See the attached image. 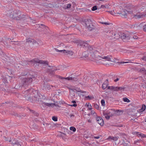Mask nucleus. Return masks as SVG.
I'll return each instance as SVG.
<instances>
[{"mask_svg": "<svg viewBox=\"0 0 146 146\" xmlns=\"http://www.w3.org/2000/svg\"><path fill=\"white\" fill-rule=\"evenodd\" d=\"M103 49L101 48V50H100L99 51H98L96 54H94L96 57H95V60H102L101 58L110 61H112L111 58L108 57V56H103V54H104V52H103Z\"/></svg>", "mask_w": 146, "mask_h": 146, "instance_id": "obj_1", "label": "nucleus"}, {"mask_svg": "<svg viewBox=\"0 0 146 146\" xmlns=\"http://www.w3.org/2000/svg\"><path fill=\"white\" fill-rule=\"evenodd\" d=\"M35 78L33 76L31 75L29 76L24 78L21 82L23 86L25 87L29 85L33 80Z\"/></svg>", "mask_w": 146, "mask_h": 146, "instance_id": "obj_2", "label": "nucleus"}, {"mask_svg": "<svg viewBox=\"0 0 146 146\" xmlns=\"http://www.w3.org/2000/svg\"><path fill=\"white\" fill-rule=\"evenodd\" d=\"M29 62H31L34 64H36V65H37V63L42 64H43V66H42V68H45L47 66L49 67H52L48 65V62L47 61H44L42 60H39L38 59H35L30 61Z\"/></svg>", "mask_w": 146, "mask_h": 146, "instance_id": "obj_3", "label": "nucleus"}, {"mask_svg": "<svg viewBox=\"0 0 146 146\" xmlns=\"http://www.w3.org/2000/svg\"><path fill=\"white\" fill-rule=\"evenodd\" d=\"M85 23L88 29L92 31L97 29L95 24L92 23L90 19H86L85 20Z\"/></svg>", "mask_w": 146, "mask_h": 146, "instance_id": "obj_4", "label": "nucleus"}, {"mask_svg": "<svg viewBox=\"0 0 146 146\" xmlns=\"http://www.w3.org/2000/svg\"><path fill=\"white\" fill-rule=\"evenodd\" d=\"M41 89L43 90H49L51 89L50 87H53L56 88L57 86L50 85V84H48L47 82H45L43 81L41 82Z\"/></svg>", "mask_w": 146, "mask_h": 146, "instance_id": "obj_5", "label": "nucleus"}, {"mask_svg": "<svg viewBox=\"0 0 146 146\" xmlns=\"http://www.w3.org/2000/svg\"><path fill=\"white\" fill-rule=\"evenodd\" d=\"M29 94L33 95L32 98H33V97L35 98L34 100L36 101L37 99L38 98L39 96L38 94V92L34 90L33 88H30L27 90Z\"/></svg>", "mask_w": 146, "mask_h": 146, "instance_id": "obj_6", "label": "nucleus"}, {"mask_svg": "<svg viewBox=\"0 0 146 146\" xmlns=\"http://www.w3.org/2000/svg\"><path fill=\"white\" fill-rule=\"evenodd\" d=\"M74 42L76 43L78 46H80L83 48L87 47L88 44L85 42L81 40H77L74 41Z\"/></svg>", "mask_w": 146, "mask_h": 146, "instance_id": "obj_7", "label": "nucleus"}, {"mask_svg": "<svg viewBox=\"0 0 146 146\" xmlns=\"http://www.w3.org/2000/svg\"><path fill=\"white\" fill-rule=\"evenodd\" d=\"M112 37H114L115 38L118 39L119 38H121L122 39H128V37L124 33L121 34V35H119L118 34H115V33H112Z\"/></svg>", "mask_w": 146, "mask_h": 146, "instance_id": "obj_8", "label": "nucleus"}, {"mask_svg": "<svg viewBox=\"0 0 146 146\" xmlns=\"http://www.w3.org/2000/svg\"><path fill=\"white\" fill-rule=\"evenodd\" d=\"M57 78H58L60 79L63 80L65 79L66 80H72L75 82L76 81L78 80V79L75 77H63L59 76H57Z\"/></svg>", "mask_w": 146, "mask_h": 146, "instance_id": "obj_9", "label": "nucleus"}, {"mask_svg": "<svg viewBox=\"0 0 146 146\" xmlns=\"http://www.w3.org/2000/svg\"><path fill=\"white\" fill-rule=\"evenodd\" d=\"M116 89L117 91L121 90H123V91H128L129 90V86H123V87H117Z\"/></svg>", "mask_w": 146, "mask_h": 146, "instance_id": "obj_10", "label": "nucleus"}, {"mask_svg": "<svg viewBox=\"0 0 146 146\" xmlns=\"http://www.w3.org/2000/svg\"><path fill=\"white\" fill-rule=\"evenodd\" d=\"M96 119L97 123L101 126H103L104 124V121L102 118L100 117H97Z\"/></svg>", "mask_w": 146, "mask_h": 146, "instance_id": "obj_11", "label": "nucleus"}, {"mask_svg": "<svg viewBox=\"0 0 146 146\" xmlns=\"http://www.w3.org/2000/svg\"><path fill=\"white\" fill-rule=\"evenodd\" d=\"M88 50H89L91 51V52H92L94 54H96L97 50H96V48L94 46H88Z\"/></svg>", "mask_w": 146, "mask_h": 146, "instance_id": "obj_12", "label": "nucleus"}, {"mask_svg": "<svg viewBox=\"0 0 146 146\" xmlns=\"http://www.w3.org/2000/svg\"><path fill=\"white\" fill-rule=\"evenodd\" d=\"M19 13H21V11L18 10H15L13 12V15H12V18L15 19L17 17V16L19 14Z\"/></svg>", "mask_w": 146, "mask_h": 146, "instance_id": "obj_13", "label": "nucleus"}, {"mask_svg": "<svg viewBox=\"0 0 146 146\" xmlns=\"http://www.w3.org/2000/svg\"><path fill=\"white\" fill-rule=\"evenodd\" d=\"M11 144L13 145H17L18 146H21V143L20 142H18L17 140L15 139H14L12 141Z\"/></svg>", "mask_w": 146, "mask_h": 146, "instance_id": "obj_14", "label": "nucleus"}, {"mask_svg": "<svg viewBox=\"0 0 146 146\" xmlns=\"http://www.w3.org/2000/svg\"><path fill=\"white\" fill-rule=\"evenodd\" d=\"M146 108V106L144 104H143L142 106V108H141L139 110V111L137 110V112H139L140 113H142V112L144 111L145 110ZM141 115V113H140L139 116Z\"/></svg>", "mask_w": 146, "mask_h": 146, "instance_id": "obj_15", "label": "nucleus"}, {"mask_svg": "<svg viewBox=\"0 0 146 146\" xmlns=\"http://www.w3.org/2000/svg\"><path fill=\"white\" fill-rule=\"evenodd\" d=\"M108 85V80L106 79L104 83L102 85V88L103 90L105 89L107 87Z\"/></svg>", "mask_w": 146, "mask_h": 146, "instance_id": "obj_16", "label": "nucleus"}, {"mask_svg": "<svg viewBox=\"0 0 146 146\" xmlns=\"http://www.w3.org/2000/svg\"><path fill=\"white\" fill-rule=\"evenodd\" d=\"M41 102H42V104H44V105H46V106H53V105H55L56 106V107H59V106H58V105H56L54 103H45V102H43L42 101Z\"/></svg>", "mask_w": 146, "mask_h": 146, "instance_id": "obj_17", "label": "nucleus"}, {"mask_svg": "<svg viewBox=\"0 0 146 146\" xmlns=\"http://www.w3.org/2000/svg\"><path fill=\"white\" fill-rule=\"evenodd\" d=\"M26 19L25 15L24 14H22L20 17H18L17 18V20H25Z\"/></svg>", "mask_w": 146, "mask_h": 146, "instance_id": "obj_18", "label": "nucleus"}, {"mask_svg": "<svg viewBox=\"0 0 146 146\" xmlns=\"http://www.w3.org/2000/svg\"><path fill=\"white\" fill-rule=\"evenodd\" d=\"M13 11H14L12 10H9L8 11H7L6 12V15L12 17V15H13Z\"/></svg>", "mask_w": 146, "mask_h": 146, "instance_id": "obj_19", "label": "nucleus"}, {"mask_svg": "<svg viewBox=\"0 0 146 146\" xmlns=\"http://www.w3.org/2000/svg\"><path fill=\"white\" fill-rule=\"evenodd\" d=\"M26 42L28 43H32L33 44L36 43V42L35 40L31 38H29L27 39Z\"/></svg>", "mask_w": 146, "mask_h": 146, "instance_id": "obj_20", "label": "nucleus"}, {"mask_svg": "<svg viewBox=\"0 0 146 146\" xmlns=\"http://www.w3.org/2000/svg\"><path fill=\"white\" fill-rule=\"evenodd\" d=\"M13 38L12 37L11 39V38H7L6 39V40H7V42L6 43V44H5V46L7 48H8L10 46L9 45L7 44V43L8 42L9 43L10 42H11V41H10V40H13Z\"/></svg>", "mask_w": 146, "mask_h": 146, "instance_id": "obj_21", "label": "nucleus"}, {"mask_svg": "<svg viewBox=\"0 0 146 146\" xmlns=\"http://www.w3.org/2000/svg\"><path fill=\"white\" fill-rule=\"evenodd\" d=\"M137 71H138L139 72H140L144 73L146 74V70L144 68L141 69L138 68H137Z\"/></svg>", "mask_w": 146, "mask_h": 146, "instance_id": "obj_22", "label": "nucleus"}, {"mask_svg": "<svg viewBox=\"0 0 146 146\" xmlns=\"http://www.w3.org/2000/svg\"><path fill=\"white\" fill-rule=\"evenodd\" d=\"M28 109L32 113L34 114L35 116H36L37 117H38L39 116V114L38 112H36L33 110H31L29 108Z\"/></svg>", "mask_w": 146, "mask_h": 146, "instance_id": "obj_23", "label": "nucleus"}, {"mask_svg": "<svg viewBox=\"0 0 146 146\" xmlns=\"http://www.w3.org/2000/svg\"><path fill=\"white\" fill-rule=\"evenodd\" d=\"M39 25V27L40 28H42V29H43V30H42V31L44 30L45 29L47 30V29H48V28L47 27H46L44 25L41 24Z\"/></svg>", "mask_w": 146, "mask_h": 146, "instance_id": "obj_24", "label": "nucleus"}, {"mask_svg": "<svg viewBox=\"0 0 146 146\" xmlns=\"http://www.w3.org/2000/svg\"><path fill=\"white\" fill-rule=\"evenodd\" d=\"M64 54L66 55L69 54L71 56H72L73 55V52L72 51L66 50V52H65Z\"/></svg>", "mask_w": 146, "mask_h": 146, "instance_id": "obj_25", "label": "nucleus"}, {"mask_svg": "<svg viewBox=\"0 0 146 146\" xmlns=\"http://www.w3.org/2000/svg\"><path fill=\"white\" fill-rule=\"evenodd\" d=\"M23 86L22 84H17L15 87V89H21Z\"/></svg>", "mask_w": 146, "mask_h": 146, "instance_id": "obj_26", "label": "nucleus"}, {"mask_svg": "<svg viewBox=\"0 0 146 146\" xmlns=\"http://www.w3.org/2000/svg\"><path fill=\"white\" fill-rule=\"evenodd\" d=\"M109 139H111L113 140L114 141H116L118 139V137H111V136H109L108 138Z\"/></svg>", "mask_w": 146, "mask_h": 146, "instance_id": "obj_27", "label": "nucleus"}, {"mask_svg": "<svg viewBox=\"0 0 146 146\" xmlns=\"http://www.w3.org/2000/svg\"><path fill=\"white\" fill-rule=\"evenodd\" d=\"M76 89V91L78 92H80L83 93H86V92L83 91L82 90H81L80 88H78L77 87H75Z\"/></svg>", "mask_w": 146, "mask_h": 146, "instance_id": "obj_28", "label": "nucleus"}, {"mask_svg": "<svg viewBox=\"0 0 146 146\" xmlns=\"http://www.w3.org/2000/svg\"><path fill=\"white\" fill-rule=\"evenodd\" d=\"M119 135L120 136H121L122 138H125V140H126V135L125 133H119Z\"/></svg>", "mask_w": 146, "mask_h": 146, "instance_id": "obj_29", "label": "nucleus"}, {"mask_svg": "<svg viewBox=\"0 0 146 146\" xmlns=\"http://www.w3.org/2000/svg\"><path fill=\"white\" fill-rule=\"evenodd\" d=\"M72 103H74V104L72 105H70L71 107H76L77 106V104H76V101H75V100L72 101Z\"/></svg>", "mask_w": 146, "mask_h": 146, "instance_id": "obj_30", "label": "nucleus"}, {"mask_svg": "<svg viewBox=\"0 0 146 146\" xmlns=\"http://www.w3.org/2000/svg\"><path fill=\"white\" fill-rule=\"evenodd\" d=\"M69 95L72 98H75V94L73 92L70 91Z\"/></svg>", "mask_w": 146, "mask_h": 146, "instance_id": "obj_31", "label": "nucleus"}, {"mask_svg": "<svg viewBox=\"0 0 146 146\" xmlns=\"http://www.w3.org/2000/svg\"><path fill=\"white\" fill-rule=\"evenodd\" d=\"M123 100L125 102H126L127 103L129 102H130V101L127 98L125 97V98H123Z\"/></svg>", "mask_w": 146, "mask_h": 146, "instance_id": "obj_32", "label": "nucleus"}, {"mask_svg": "<svg viewBox=\"0 0 146 146\" xmlns=\"http://www.w3.org/2000/svg\"><path fill=\"white\" fill-rule=\"evenodd\" d=\"M70 129L71 131H72L73 132H75L76 130V128L74 127H70Z\"/></svg>", "mask_w": 146, "mask_h": 146, "instance_id": "obj_33", "label": "nucleus"}, {"mask_svg": "<svg viewBox=\"0 0 146 146\" xmlns=\"http://www.w3.org/2000/svg\"><path fill=\"white\" fill-rule=\"evenodd\" d=\"M145 15H144V14H141L139 13V15L137 14V18H141L142 17H143L144 16H145Z\"/></svg>", "mask_w": 146, "mask_h": 146, "instance_id": "obj_34", "label": "nucleus"}, {"mask_svg": "<svg viewBox=\"0 0 146 146\" xmlns=\"http://www.w3.org/2000/svg\"><path fill=\"white\" fill-rule=\"evenodd\" d=\"M52 120L54 121H57L58 120V118L56 116H54L52 117Z\"/></svg>", "mask_w": 146, "mask_h": 146, "instance_id": "obj_35", "label": "nucleus"}, {"mask_svg": "<svg viewBox=\"0 0 146 146\" xmlns=\"http://www.w3.org/2000/svg\"><path fill=\"white\" fill-rule=\"evenodd\" d=\"M97 9V6L96 5H95L92 7V11H94Z\"/></svg>", "mask_w": 146, "mask_h": 146, "instance_id": "obj_36", "label": "nucleus"}, {"mask_svg": "<svg viewBox=\"0 0 146 146\" xmlns=\"http://www.w3.org/2000/svg\"><path fill=\"white\" fill-rule=\"evenodd\" d=\"M101 103L102 106H104L105 105V101L104 99H102L101 100Z\"/></svg>", "mask_w": 146, "mask_h": 146, "instance_id": "obj_37", "label": "nucleus"}, {"mask_svg": "<svg viewBox=\"0 0 146 146\" xmlns=\"http://www.w3.org/2000/svg\"><path fill=\"white\" fill-rule=\"evenodd\" d=\"M71 5V4H68L67 5V6L65 7V9H69Z\"/></svg>", "mask_w": 146, "mask_h": 146, "instance_id": "obj_38", "label": "nucleus"}, {"mask_svg": "<svg viewBox=\"0 0 146 146\" xmlns=\"http://www.w3.org/2000/svg\"><path fill=\"white\" fill-rule=\"evenodd\" d=\"M117 87H114V86H111V90H114V91H117Z\"/></svg>", "mask_w": 146, "mask_h": 146, "instance_id": "obj_39", "label": "nucleus"}, {"mask_svg": "<svg viewBox=\"0 0 146 146\" xmlns=\"http://www.w3.org/2000/svg\"><path fill=\"white\" fill-rule=\"evenodd\" d=\"M139 135L140 136H141L143 138L145 137V135L142 134H140L139 133V132H137V135Z\"/></svg>", "mask_w": 146, "mask_h": 146, "instance_id": "obj_40", "label": "nucleus"}, {"mask_svg": "<svg viewBox=\"0 0 146 146\" xmlns=\"http://www.w3.org/2000/svg\"><path fill=\"white\" fill-rule=\"evenodd\" d=\"M52 70L53 68H48L46 70V72L49 73Z\"/></svg>", "mask_w": 146, "mask_h": 146, "instance_id": "obj_41", "label": "nucleus"}, {"mask_svg": "<svg viewBox=\"0 0 146 146\" xmlns=\"http://www.w3.org/2000/svg\"><path fill=\"white\" fill-rule=\"evenodd\" d=\"M94 108H96V109H98L99 108V106L97 104H94Z\"/></svg>", "mask_w": 146, "mask_h": 146, "instance_id": "obj_42", "label": "nucleus"}, {"mask_svg": "<svg viewBox=\"0 0 146 146\" xmlns=\"http://www.w3.org/2000/svg\"><path fill=\"white\" fill-rule=\"evenodd\" d=\"M121 14H122V15L124 16H126L127 15V13H125V11H123L122 12Z\"/></svg>", "mask_w": 146, "mask_h": 146, "instance_id": "obj_43", "label": "nucleus"}, {"mask_svg": "<svg viewBox=\"0 0 146 146\" xmlns=\"http://www.w3.org/2000/svg\"><path fill=\"white\" fill-rule=\"evenodd\" d=\"M55 73V72L53 70L50 71V72L49 73V74L50 75H53Z\"/></svg>", "mask_w": 146, "mask_h": 146, "instance_id": "obj_44", "label": "nucleus"}, {"mask_svg": "<svg viewBox=\"0 0 146 146\" xmlns=\"http://www.w3.org/2000/svg\"><path fill=\"white\" fill-rule=\"evenodd\" d=\"M11 42H14V43H13L12 44H14L15 45H17L19 44L18 42L17 41H11Z\"/></svg>", "mask_w": 146, "mask_h": 146, "instance_id": "obj_45", "label": "nucleus"}, {"mask_svg": "<svg viewBox=\"0 0 146 146\" xmlns=\"http://www.w3.org/2000/svg\"><path fill=\"white\" fill-rule=\"evenodd\" d=\"M110 115H106V116H105V117L106 118V119H110Z\"/></svg>", "mask_w": 146, "mask_h": 146, "instance_id": "obj_46", "label": "nucleus"}, {"mask_svg": "<svg viewBox=\"0 0 146 146\" xmlns=\"http://www.w3.org/2000/svg\"><path fill=\"white\" fill-rule=\"evenodd\" d=\"M65 52H66V50H59V51H58V52H62L64 53H65Z\"/></svg>", "mask_w": 146, "mask_h": 146, "instance_id": "obj_47", "label": "nucleus"}, {"mask_svg": "<svg viewBox=\"0 0 146 146\" xmlns=\"http://www.w3.org/2000/svg\"><path fill=\"white\" fill-rule=\"evenodd\" d=\"M86 98H88L90 100L91 99V98L89 96H86L85 97Z\"/></svg>", "mask_w": 146, "mask_h": 146, "instance_id": "obj_48", "label": "nucleus"}, {"mask_svg": "<svg viewBox=\"0 0 146 146\" xmlns=\"http://www.w3.org/2000/svg\"><path fill=\"white\" fill-rule=\"evenodd\" d=\"M143 27V30L145 31H146V25L144 26Z\"/></svg>", "mask_w": 146, "mask_h": 146, "instance_id": "obj_49", "label": "nucleus"}, {"mask_svg": "<svg viewBox=\"0 0 146 146\" xmlns=\"http://www.w3.org/2000/svg\"><path fill=\"white\" fill-rule=\"evenodd\" d=\"M0 90L1 91H5L6 90L3 88H1L0 89Z\"/></svg>", "mask_w": 146, "mask_h": 146, "instance_id": "obj_50", "label": "nucleus"}, {"mask_svg": "<svg viewBox=\"0 0 146 146\" xmlns=\"http://www.w3.org/2000/svg\"><path fill=\"white\" fill-rule=\"evenodd\" d=\"M103 114L104 116H106L107 115V112H105L104 111H103Z\"/></svg>", "mask_w": 146, "mask_h": 146, "instance_id": "obj_51", "label": "nucleus"}, {"mask_svg": "<svg viewBox=\"0 0 146 146\" xmlns=\"http://www.w3.org/2000/svg\"><path fill=\"white\" fill-rule=\"evenodd\" d=\"M22 14L21 12V13H19V14L17 16V17H16L15 19L17 20V18L18 17H20V15H21Z\"/></svg>", "mask_w": 146, "mask_h": 146, "instance_id": "obj_52", "label": "nucleus"}, {"mask_svg": "<svg viewBox=\"0 0 146 146\" xmlns=\"http://www.w3.org/2000/svg\"><path fill=\"white\" fill-rule=\"evenodd\" d=\"M127 144V143H126L124 139H123L122 144Z\"/></svg>", "mask_w": 146, "mask_h": 146, "instance_id": "obj_53", "label": "nucleus"}, {"mask_svg": "<svg viewBox=\"0 0 146 146\" xmlns=\"http://www.w3.org/2000/svg\"><path fill=\"white\" fill-rule=\"evenodd\" d=\"M9 103V102L8 101H6L5 102V103H3L1 104H8Z\"/></svg>", "mask_w": 146, "mask_h": 146, "instance_id": "obj_54", "label": "nucleus"}, {"mask_svg": "<svg viewBox=\"0 0 146 146\" xmlns=\"http://www.w3.org/2000/svg\"><path fill=\"white\" fill-rule=\"evenodd\" d=\"M132 133L134 135H136L137 134V131H134L133 132H132Z\"/></svg>", "mask_w": 146, "mask_h": 146, "instance_id": "obj_55", "label": "nucleus"}, {"mask_svg": "<svg viewBox=\"0 0 146 146\" xmlns=\"http://www.w3.org/2000/svg\"><path fill=\"white\" fill-rule=\"evenodd\" d=\"M142 59L146 61V56H144L143 58H142Z\"/></svg>", "mask_w": 146, "mask_h": 146, "instance_id": "obj_56", "label": "nucleus"}, {"mask_svg": "<svg viewBox=\"0 0 146 146\" xmlns=\"http://www.w3.org/2000/svg\"><path fill=\"white\" fill-rule=\"evenodd\" d=\"M29 140L30 141V142L31 141H35V139H30Z\"/></svg>", "mask_w": 146, "mask_h": 146, "instance_id": "obj_57", "label": "nucleus"}, {"mask_svg": "<svg viewBox=\"0 0 146 146\" xmlns=\"http://www.w3.org/2000/svg\"><path fill=\"white\" fill-rule=\"evenodd\" d=\"M29 140L30 141V142L31 141H35V139H30Z\"/></svg>", "mask_w": 146, "mask_h": 146, "instance_id": "obj_58", "label": "nucleus"}, {"mask_svg": "<svg viewBox=\"0 0 146 146\" xmlns=\"http://www.w3.org/2000/svg\"><path fill=\"white\" fill-rule=\"evenodd\" d=\"M14 113H15V114H14V115L15 116H17V117H18V114H17V113H15V112H14Z\"/></svg>", "mask_w": 146, "mask_h": 146, "instance_id": "obj_59", "label": "nucleus"}, {"mask_svg": "<svg viewBox=\"0 0 146 146\" xmlns=\"http://www.w3.org/2000/svg\"><path fill=\"white\" fill-rule=\"evenodd\" d=\"M95 113V112H94V111L93 110H92L91 111V113L92 114H94V113Z\"/></svg>", "mask_w": 146, "mask_h": 146, "instance_id": "obj_60", "label": "nucleus"}, {"mask_svg": "<svg viewBox=\"0 0 146 146\" xmlns=\"http://www.w3.org/2000/svg\"><path fill=\"white\" fill-rule=\"evenodd\" d=\"M136 26V25L135 24L134 25H132V27H131V28H134V27H135V26Z\"/></svg>", "mask_w": 146, "mask_h": 146, "instance_id": "obj_61", "label": "nucleus"}, {"mask_svg": "<svg viewBox=\"0 0 146 146\" xmlns=\"http://www.w3.org/2000/svg\"><path fill=\"white\" fill-rule=\"evenodd\" d=\"M104 24H105L106 25H109L110 24V23H104Z\"/></svg>", "mask_w": 146, "mask_h": 146, "instance_id": "obj_62", "label": "nucleus"}, {"mask_svg": "<svg viewBox=\"0 0 146 146\" xmlns=\"http://www.w3.org/2000/svg\"><path fill=\"white\" fill-rule=\"evenodd\" d=\"M119 80V78H117L116 79H115L114 80V81L115 82H116L117 81Z\"/></svg>", "mask_w": 146, "mask_h": 146, "instance_id": "obj_63", "label": "nucleus"}, {"mask_svg": "<svg viewBox=\"0 0 146 146\" xmlns=\"http://www.w3.org/2000/svg\"><path fill=\"white\" fill-rule=\"evenodd\" d=\"M137 36L136 35H134L133 36V38L135 39H137Z\"/></svg>", "mask_w": 146, "mask_h": 146, "instance_id": "obj_64", "label": "nucleus"}]
</instances>
